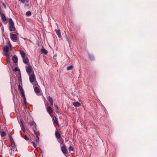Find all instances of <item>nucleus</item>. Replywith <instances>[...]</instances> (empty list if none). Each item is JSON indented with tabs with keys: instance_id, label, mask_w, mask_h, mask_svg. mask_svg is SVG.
Segmentation results:
<instances>
[{
	"instance_id": "obj_1",
	"label": "nucleus",
	"mask_w": 157,
	"mask_h": 157,
	"mask_svg": "<svg viewBox=\"0 0 157 157\" xmlns=\"http://www.w3.org/2000/svg\"><path fill=\"white\" fill-rule=\"evenodd\" d=\"M29 76V80L30 82L34 86H35L37 85V82L36 80V77L34 74L33 73L31 75Z\"/></svg>"
},
{
	"instance_id": "obj_2",
	"label": "nucleus",
	"mask_w": 157,
	"mask_h": 157,
	"mask_svg": "<svg viewBox=\"0 0 157 157\" xmlns=\"http://www.w3.org/2000/svg\"><path fill=\"white\" fill-rule=\"evenodd\" d=\"M9 26L10 31H15V28L14 26V23L11 18H10L9 22Z\"/></svg>"
},
{
	"instance_id": "obj_3",
	"label": "nucleus",
	"mask_w": 157,
	"mask_h": 157,
	"mask_svg": "<svg viewBox=\"0 0 157 157\" xmlns=\"http://www.w3.org/2000/svg\"><path fill=\"white\" fill-rule=\"evenodd\" d=\"M3 51L5 52L4 55L5 56L7 59L10 60V56L8 52L9 48L7 46H5L3 48Z\"/></svg>"
},
{
	"instance_id": "obj_4",
	"label": "nucleus",
	"mask_w": 157,
	"mask_h": 157,
	"mask_svg": "<svg viewBox=\"0 0 157 157\" xmlns=\"http://www.w3.org/2000/svg\"><path fill=\"white\" fill-rule=\"evenodd\" d=\"M10 141L11 144V150L14 151V150L16 149V147L14 141L12 138V137L11 136H10Z\"/></svg>"
},
{
	"instance_id": "obj_5",
	"label": "nucleus",
	"mask_w": 157,
	"mask_h": 157,
	"mask_svg": "<svg viewBox=\"0 0 157 157\" xmlns=\"http://www.w3.org/2000/svg\"><path fill=\"white\" fill-rule=\"evenodd\" d=\"M10 37L11 40L14 42H16L17 40V36L16 34L10 33Z\"/></svg>"
},
{
	"instance_id": "obj_6",
	"label": "nucleus",
	"mask_w": 157,
	"mask_h": 157,
	"mask_svg": "<svg viewBox=\"0 0 157 157\" xmlns=\"http://www.w3.org/2000/svg\"><path fill=\"white\" fill-rule=\"evenodd\" d=\"M30 124L31 127H32L34 131V132L35 131H36V125L35 123L33 121L30 122Z\"/></svg>"
},
{
	"instance_id": "obj_7",
	"label": "nucleus",
	"mask_w": 157,
	"mask_h": 157,
	"mask_svg": "<svg viewBox=\"0 0 157 157\" xmlns=\"http://www.w3.org/2000/svg\"><path fill=\"white\" fill-rule=\"evenodd\" d=\"M29 66L28 67H26V71L28 75L30 76L31 74V73L32 71V67L31 66H30L29 65H28Z\"/></svg>"
},
{
	"instance_id": "obj_8",
	"label": "nucleus",
	"mask_w": 157,
	"mask_h": 157,
	"mask_svg": "<svg viewBox=\"0 0 157 157\" xmlns=\"http://www.w3.org/2000/svg\"><path fill=\"white\" fill-rule=\"evenodd\" d=\"M19 1L23 4H25V7L29 6V4H28L29 3V0H19Z\"/></svg>"
},
{
	"instance_id": "obj_9",
	"label": "nucleus",
	"mask_w": 157,
	"mask_h": 157,
	"mask_svg": "<svg viewBox=\"0 0 157 157\" xmlns=\"http://www.w3.org/2000/svg\"><path fill=\"white\" fill-rule=\"evenodd\" d=\"M34 91L36 93L38 94L40 92V87L38 85L35 86H34Z\"/></svg>"
},
{
	"instance_id": "obj_10",
	"label": "nucleus",
	"mask_w": 157,
	"mask_h": 157,
	"mask_svg": "<svg viewBox=\"0 0 157 157\" xmlns=\"http://www.w3.org/2000/svg\"><path fill=\"white\" fill-rule=\"evenodd\" d=\"M47 111L51 116V114L53 113V110L52 108L50 106H48L46 108Z\"/></svg>"
},
{
	"instance_id": "obj_11",
	"label": "nucleus",
	"mask_w": 157,
	"mask_h": 157,
	"mask_svg": "<svg viewBox=\"0 0 157 157\" xmlns=\"http://www.w3.org/2000/svg\"><path fill=\"white\" fill-rule=\"evenodd\" d=\"M23 62L25 64H27L28 65H29V61L28 58H23Z\"/></svg>"
},
{
	"instance_id": "obj_12",
	"label": "nucleus",
	"mask_w": 157,
	"mask_h": 157,
	"mask_svg": "<svg viewBox=\"0 0 157 157\" xmlns=\"http://www.w3.org/2000/svg\"><path fill=\"white\" fill-rule=\"evenodd\" d=\"M20 126L21 129L22 130V131L24 132H25V129L23 125V121L22 120H21Z\"/></svg>"
},
{
	"instance_id": "obj_13",
	"label": "nucleus",
	"mask_w": 157,
	"mask_h": 157,
	"mask_svg": "<svg viewBox=\"0 0 157 157\" xmlns=\"http://www.w3.org/2000/svg\"><path fill=\"white\" fill-rule=\"evenodd\" d=\"M20 126L21 129L22 130V131L24 132H25V129L23 125V121L22 120H21Z\"/></svg>"
},
{
	"instance_id": "obj_14",
	"label": "nucleus",
	"mask_w": 157,
	"mask_h": 157,
	"mask_svg": "<svg viewBox=\"0 0 157 157\" xmlns=\"http://www.w3.org/2000/svg\"><path fill=\"white\" fill-rule=\"evenodd\" d=\"M20 126L21 129L22 130V131L24 132H25V129L23 125V121L22 120H21Z\"/></svg>"
},
{
	"instance_id": "obj_15",
	"label": "nucleus",
	"mask_w": 157,
	"mask_h": 157,
	"mask_svg": "<svg viewBox=\"0 0 157 157\" xmlns=\"http://www.w3.org/2000/svg\"><path fill=\"white\" fill-rule=\"evenodd\" d=\"M51 117H52V118L53 119V121L54 122L56 123L57 124H59L58 121L57 120V119L56 117L55 116H51Z\"/></svg>"
},
{
	"instance_id": "obj_16",
	"label": "nucleus",
	"mask_w": 157,
	"mask_h": 157,
	"mask_svg": "<svg viewBox=\"0 0 157 157\" xmlns=\"http://www.w3.org/2000/svg\"><path fill=\"white\" fill-rule=\"evenodd\" d=\"M61 150L64 154H66L67 152V149L65 146H63L61 148Z\"/></svg>"
},
{
	"instance_id": "obj_17",
	"label": "nucleus",
	"mask_w": 157,
	"mask_h": 157,
	"mask_svg": "<svg viewBox=\"0 0 157 157\" xmlns=\"http://www.w3.org/2000/svg\"><path fill=\"white\" fill-rule=\"evenodd\" d=\"M73 105L75 106V107H79L81 105V104L78 101L74 102L73 103Z\"/></svg>"
},
{
	"instance_id": "obj_18",
	"label": "nucleus",
	"mask_w": 157,
	"mask_h": 157,
	"mask_svg": "<svg viewBox=\"0 0 157 157\" xmlns=\"http://www.w3.org/2000/svg\"><path fill=\"white\" fill-rule=\"evenodd\" d=\"M12 60L15 63H17L18 59H17V56H14L12 57Z\"/></svg>"
},
{
	"instance_id": "obj_19",
	"label": "nucleus",
	"mask_w": 157,
	"mask_h": 157,
	"mask_svg": "<svg viewBox=\"0 0 157 157\" xmlns=\"http://www.w3.org/2000/svg\"><path fill=\"white\" fill-rule=\"evenodd\" d=\"M48 100L50 102L51 105L52 106H53V100L52 98L51 97L49 96V97H48Z\"/></svg>"
},
{
	"instance_id": "obj_20",
	"label": "nucleus",
	"mask_w": 157,
	"mask_h": 157,
	"mask_svg": "<svg viewBox=\"0 0 157 157\" xmlns=\"http://www.w3.org/2000/svg\"><path fill=\"white\" fill-rule=\"evenodd\" d=\"M1 17H2V20L3 21H6L7 18L4 14L2 13L1 14Z\"/></svg>"
},
{
	"instance_id": "obj_21",
	"label": "nucleus",
	"mask_w": 157,
	"mask_h": 157,
	"mask_svg": "<svg viewBox=\"0 0 157 157\" xmlns=\"http://www.w3.org/2000/svg\"><path fill=\"white\" fill-rule=\"evenodd\" d=\"M55 135L57 139H59L60 138L61 136L59 133L58 132H56Z\"/></svg>"
},
{
	"instance_id": "obj_22",
	"label": "nucleus",
	"mask_w": 157,
	"mask_h": 157,
	"mask_svg": "<svg viewBox=\"0 0 157 157\" xmlns=\"http://www.w3.org/2000/svg\"><path fill=\"white\" fill-rule=\"evenodd\" d=\"M55 31H56L57 34L59 38L61 37V35L60 32V30H55Z\"/></svg>"
},
{
	"instance_id": "obj_23",
	"label": "nucleus",
	"mask_w": 157,
	"mask_h": 157,
	"mask_svg": "<svg viewBox=\"0 0 157 157\" xmlns=\"http://www.w3.org/2000/svg\"><path fill=\"white\" fill-rule=\"evenodd\" d=\"M34 134L36 135V142L39 143V137H38V135H37V133L36 131H35Z\"/></svg>"
},
{
	"instance_id": "obj_24",
	"label": "nucleus",
	"mask_w": 157,
	"mask_h": 157,
	"mask_svg": "<svg viewBox=\"0 0 157 157\" xmlns=\"http://www.w3.org/2000/svg\"><path fill=\"white\" fill-rule=\"evenodd\" d=\"M20 54L21 55V57L23 58H25V53L23 51H20Z\"/></svg>"
},
{
	"instance_id": "obj_25",
	"label": "nucleus",
	"mask_w": 157,
	"mask_h": 157,
	"mask_svg": "<svg viewBox=\"0 0 157 157\" xmlns=\"http://www.w3.org/2000/svg\"><path fill=\"white\" fill-rule=\"evenodd\" d=\"M41 51L44 54H47L48 53L47 51L44 48L42 49Z\"/></svg>"
},
{
	"instance_id": "obj_26",
	"label": "nucleus",
	"mask_w": 157,
	"mask_h": 157,
	"mask_svg": "<svg viewBox=\"0 0 157 157\" xmlns=\"http://www.w3.org/2000/svg\"><path fill=\"white\" fill-rule=\"evenodd\" d=\"M22 97H23V98L24 103L25 105L26 103V101L25 95H24V96H22Z\"/></svg>"
},
{
	"instance_id": "obj_27",
	"label": "nucleus",
	"mask_w": 157,
	"mask_h": 157,
	"mask_svg": "<svg viewBox=\"0 0 157 157\" xmlns=\"http://www.w3.org/2000/svg\"><path fill=\"white\" fill-rule=\"evenodd\" d=\"M31 14V13L30 11H27L26 13V15L27 16H29Z\"/></svg>"
},
{
	"instance_id": "obj_28",
	"label": "nucleus",
	"mask_w": 157,
	"mask_h": 157,
	"mask_svg": "<svg viewBox=\"0 0 157 157\" xmlns=\"http://www.w3.org/2000/svg\"><path fill=\"white\" fill-rule=\"evenodd\" d=\"M73 68V67L72 66H68L67 67V70L68 71L72 69Z\"/></svg>"
},
{
	"instance_id": "obj_29",
	"label": "nucleus",
	"mask_w": 157,
	"mask_h": 157,
	"mask_svg": "<svg viewBox=\"0 0 157 157\" xmlns=\"http://www.w3.org/2000/svg\"><path fill=\"white\" fill-rule=\"evenodd\" d=\"M58 142L60 144H62L63 143V140L62 139L60 138L59 139Z\"/></svg>"
},
{
	"instance_id": "obj_30",
	"label": "nucleus",
	"mask_w": 157,
	"mask_h": 157,
	"mask_svg": "<svg viewBox=\"0 0 157 157\" xmlns=\"http://www.w3.org/2000/svg\"><path fill=\"white\" fill-rule=\"evenodd\" d=\"M6 135V133L4 132H2L1 133V136L2 137Z\"/></svg>"
},
{
	"instance_id": "obj_31",
	"label": "nucleus",
	"mask_w": 157,
	"mask_h": 157,
	"mask_svg": "<svg viewBox=\"0 0 157 157\" xmlns=\"http://www.w3.org/2000/svg\"><path fill=\"white\" fill-rule=\"evenodd\" d=\"M20 92H21V94H22V96H24L25 95L24 92V90L23 89H21V90H20Z\"/></svg>"
},
{
	"instance_id": "obj_32",
	"label": "nucleus",
	"mask_w": 157,
	"mask_h": 157,
	"mask_svg": "<svg viewBox=\"0 0 157 157\" xmlns=\"http://www.w3.org/2000/svg\"><path fill=\"white\" fill-rule=\"evenodd\" d=\"M24 138L25 140H28L29 139L28 137L26 135L24 136Z\"/></svg>"
},
{
	"instance_id": "obj_33",
	"label": "nucleus",
	"mask_w": 157,
	"mask_h": 157,
	"mask_svg": "<svg viewBox=\"0 0 157 157\" xmlns=\"http://www.w3.org/2000/svg\"><path fill=\"white\" fill-rule=\"evenodd\" d=\"M13 71H19V69H18V68L17 67H15L14 68V69H13Z\"/></svg>"
},
{
	"instance_id": "obj_34",
	"label": "nucleus",
	"mask_w": 157,
	"mask_h": 157,
	"mask_svg": "<svg viewBox=\"0 0 157 157\" xmlns=\"http://www.w3.org/2000/svg\"><path fill=\"white\" fill-rule=\"evenodd\" d=\"M8 44L9 46L10 47V48H12V45H11L10 41H8Z\"/></svg>"
},
{
	"instance_id": "obj_35",
	"label": "nucleus",
	"mask_w": 157,
	"mask_h": 157,
	"mask_svg": "<svg viewBox=\"0 0 157 157\" xmlns=\"http://www.w3.org/2000/svg\"><path fill=\"white\" fill-rule=\"evenodd\" d=\"M32 144H33V147H34L36 148V149L37 150V148H36V144H35V143L34 142H32Z\"/></svg>"
},
{
	"instance_id": "obj_36",
	"label": "nucleus",
	"mask_w": 157,
	"mask_h": 157,
	"mask_svg": "<svg viewBox=\"0 0 157 157\" xmlns=\"http://www.w3.org/2000/svg\"><path fill=\"white\" fill-rule=\"evenodd\" d=\"M18 88L20 90H21V89H23L22 87L20 85H18Z\"/></svg>"
},
{
	"instance_id": "obj_37",
	"label": "nucleus",
	"mask_w": 157,
	"mask_h": 157,
	"mask_svg": "<svg viewBox=\"0 0 157 157\" xmlns=\"http://www.w3.org/2000/svg\"><path fill=\"white\" fill-rule=\"evenodd\" d=\"M55 107L56 108V111H57V112L58 110V106L57 105L55 104Z\"/></svg>"
},
{
	"instance_id": "obj_38",
	"label": "nucleus",
	"mask_w": 157,
	"mask_h": 157,
	"mask_svg": "<svg viewBox=\"0 0 157 157\" xmlns=\"http://www.w3.org/2000/svg\"><path fill=\"white\" fill-rule=\"evenodd\" d=\"M73 150H74V148H73L72 147L70 146L69 147V150H70V151H73Z\"/></svg>"
},
{
	"instance_id": "obj_39",
	"label": "nucleus",
	"mask_w": 157,
	"mask_h": 157,
	"mask_svg": "<svg viewBox=\"0 0 157 157\" xmlns=\"http://www.w3.org/2000/svg\"><path fill=\"white\" fill-rule=\"evenodd\" d=\"M2 5L5 8V9L6 8V6L5 4L4 3H2Z\"/></svg>"
},
{
	"instance_id": "obj_40",
	"label": "nucleus",
	"mask_w": 157,
	"mask_h": 157,
	"mask_svg": "<svg viewBox=\"0 0 157 157\" xmlns=\"http://www.w3.org/2000/svg\"><path fill=\"white\" fill-rule=\"evenodd\" d=\"M89 57H90V59H92V58H93L92 57H91L90 56H89Z\"/></svg>"
},
{
	"instance_id": "obj_41",
	"label": "nucleus",
	"mask_w": 157,
	"mask_h": 157,
	"mask_svg": "<svg viewBox=\"0 0 157 157\" xmlns=\"http://www.w3.org/2000/svg\"><path fill=\"white\" fill-rule=\"evenodd\" d=\"M2 13H1V12L0 11V15Z\"/></svg>"
},
{
	"instance_id": "obj_42",
	"label": "nucleus",
	"mask_w": 157,
	"mask_h": 157,
	"mask_svg": "<svg viewBox=\"0 0 157 157\" xmlns=\"http://www.w3.org/2000/svg\"><path fill=\"white\" fill-rule=\"evenodd\" d=\"M29 41L30 42H32L31 40H29Z\"/></svg>"
},
{
	"instance_id": "obj_43",
	"label": "nucleus",
	"mask_w": 157,
	"mask_h": 157,
	"mask_svg": "<svg viewBox=\"0 0 157 157\" xmlns=\"http://www.w3.org/2000/svg\"><path fill=\"white\" fill-rule=\"evenodd\" d=\"M2 29V30H3V29Z\"/></svg>"
}]
</instances>
